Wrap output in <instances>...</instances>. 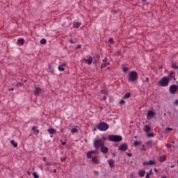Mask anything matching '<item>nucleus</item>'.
Returning a JSON list of instances; mask_svg holds the SVG:
<instances>
[{"mask_svg":"<svg viewBox=\"0 0 178 178\" xmlns=\"http://www.w3.org/2000/svg\"><path fill=\"white\" fill-rule=\"evenodd\" d=\"M142 147H143V148H144V147H145V145H143Z\"/></svg>","mask_w":178,"mask_h":178,"instance_id":"56","label":"nucleus"},{"mask_svg":"<svg viewBox=\"0 0 178 178\" xmlns=\"http://www.w3.org/2000/svg\"><path fill=\"white\" fill-rule=\"evenodd\" d=\"M151 175H152V170H151L149 172L146 174V178H149Z\"/></svg>","mask_w":178,"mask_h":178,"instance_id":"29","label":"nucleus"},{"mask_svg":"<svg viewBox=\"0 0 178 178\" xmlns=\"http://www.w3.org/2000/svg\"><path fill=\"white\" fill-rule=\"evenodd\" d=\"M177 88H178L177 86L172 85L170 87V94H175L176 91H177Z\"/></svg>","mask_w":178,"mask_h":178,"instance_id":"8","label":"nucleus"},{"mask_svg":"<svg viewBox=\"0 0 178 178\" xmlns=\"http://www.w3.org/2000/svg\"><path fill=\"white\" fill-rule=\"evenodd\" d=\"M165 160H166V156H162L160 157L161 162H165Z\"/></svg>","mask_w":178,"mask_h":178,"instance_id":"28","label":"nucleus"},{"mask_svg":"<svg viewBox=\"0 0 178 178\" xmlns=\"http://www.w3.org/2000/svg\"><path fill=\"white\" fill-rule=\"evenodd\" d=\"M53 172H54V173H56V169H55Z\"/></svg>","mask_w":178,"mask_h":178,"instance_id":"51","label":"nucleus"},{"mask_svg":"<svg viewBox=\"0 0 178 178\" xmlns=\"http://www.w3.org/2000/svg\"><path fill=\"white\" fill-rule=\"evenodd\" d=\"M104 99H106V97H104Z\"/></svg>","mask_w":178,"mask_h":178,"instance_id":"54","label":"nucleus"},{"mask_svg":"<svg viewBox=\"0 0 178 178\" xmlns=\"http://www.w3.org/2000/svg\"><path fill=\"white\" fill-rule=\"evenodd\" d=\"M154 116H155V112H154L152 111H149L147 112V118L148 120H151V119H152V118H154Z\"/></svg>","mask_w":178,"mask_h":178,"instance_id":"9","label":"nucleus"},{"mask_svg":"<svg viewBox=\"0 0 178 178\" xmlns=\"http://www.w3.org/2000/svg\"><path fill=\"white\" fill-rule=\"evenodd\" d=\"M130 97H131L130 92H127L124 95L123 98H124V99H127V98H130Z\"/></svg>","mask_w":178,"mask_h":178,"instance_id":"25","label":"nucleus"},{"mask_svg":"<svg viewBox=\"0 0 178 178\" xmlns=\"http://www.w3.org/2000/svg\"><path fill=\"white\" fill-rule=\"evenodd\" d=\"M143 81L145 83H148V81H149V79L147 77V78L145 79V80H143Z\"/></svg>","mask_w":178,"mask_h":178,"instance_id":"36","label":"nucleus"},{"mask_svg":"<svg viewBox=\"0 0 178 178\" xmlns=\"http://www.w3.org/2000/svg\"><path fill=\"white\" fill-rule=\"evenodd\" d=\"M138 79V74H137V72L131 71L128 74V81L129 83H133L136 81Z\"/></svg>","mask_w":178,"mask_h":178,"instance_id":"1","label":"nucleus"},{"mask_svg":"<svg viewBox=\"0 0 178 178\" xmlns=\"http://www.w3.org/2000/svg\"><path fill=\"white\" fill-rule=\"evenodd\" d=\"M138 175H139V176L140 177H144V176H145V171H144V170H140L139 172H138Z\"/></svg>","mask_w":178,"mask_h":178,"instance_id":"22","label":"nucleus"},{"mask_svg":"<svg viewBox=\"0 0 178 178\" xmlns=\"http://www.w3.org/2000/svg\"><path fill=\"white\" fill-rule=\"evenodd\" d=\"M134 147H138V145H141V142L136 140L134 143Z\"/></svg>","mask_w":178,"mask_h":178,"instance_id":"27","label":"nucleus"},{"mask_svg":"<svg viewBox=\"0 0 178 178\" xmlns=\"http://www.w3.org/2000/svg\"><path fill=\"white\" fill-rule=\"evenodd\" d=\"M13 88L9 89V91H13Z\"/></svg>","mask_w":178,"mask_h":178,"instance_id":"50","label":"nucleus"},{"mask_svg":"<svg viewBox=\"0 0 178 178\" xmlns=\"http://www.w3.org/2000/svg\"><path fill=\"white\" fill-rule=\"evenodd\" d=\"M32 130H33V131H34V134L35 136H37L40 133V131L38 129H37V127H33Z\"/></svg>","mask_w":178,"mask_h":178,"instance_id":"20","label":"nucleus"},{"mask_svg":"<svg viewBox=\"0 0 178 178\" xmlns=\"http://www.w3.org/2000/svg\"><path fill=\"white\" fill-rule=\"evenodd\" d=\"M173 69H177V66L176 65H172Z\"/></svg>","mask_w":178,"mask_h":178,"instance_id":"44","label":"nucleus"},{"mask_svg":"<svg viewBox=\"0 0 178 178\" xmlns=\"http://www.w3.org/2000/svg\"><path fill=\"white\" fill-rule=\"evenodd\" d=\"M98 129L100 130V131H106V130L109 129V125L105 122H101L99 124Z\"/></svg>","mask_w":178,"mask_h":178,"instance_id":"5","label":"nucleus"},{"mask_svg":"<svg viewBox=\"0 0 178 178\" xmlns=\"http://www.w3.org/2000/svg\"><path fill=\"white\" fill-rule=\"evenodd\" d=\"M165 147H167V148H170L171 145H169V144H166V145H165Z\"/></svg>","mask_w":178,"mask_h":178,"instance_id":"43","label":"nucleus"},{"mask_svg":"<svg viewBox=\"0 0 178 178\" xmlns=\"http://www.w3.org/2000/svg\"><path fill=\"white\" fill-rule=\"evenodd\" d=\"M154 172H158V170H156V168H154Z\"/></svg>","mask_w":178,"mask_h":178,"instance_id":"52","label":"nucleus"},{"mask_svg":"<svg viewBox=\"0 0 178 178\" xmlns=\"http://www.w3.org/2000/svg\"><path fill=\"white\" fill-rule=\"evenodd\" d=\"M170 81V78L168 76H163L161 80L159 81V86L160 87H168L169 86V82Z\"/></svg>","mask_w":178,"mask_h":178,"instance_id":"2","label":"nucleus"},{"mask_svg":"<svg viewBox=\"0 0 178 178\" xmlns=\"http://www.w3.org/2000/svg\"><path fill=\"white\" fill-rule=\"evenodd\" d=\"M60 161H61V162H65V161H66V157L61 159Z\"/></svg>","mask_w":178,"mask_h":178,"instance_id":"41","label":"nucleus"},{"mask_svg":"<svg viewBox=\"0 0 178 178\" xmlns=\"http://www.w3.org/2000/svg\"><path fill=\"white\" fill-rule=\"evenodd\" d=\"M110 65H111V63H109V61H108V58L106 57H105L102 60V63L101 65V68L104 69V68L106 67L107 66H109Z\"/></svg>","mask_w":178,"mask_h":178,"instance_id":"6","label":"nucleus"},{"mask_svg":"<svg viewBox=\"0 0 178 178\" xmlns=\"http://www.w3.org/2000/svg\"><path fill=\"white\" fill-rule=\"evenodd\" d=\"M33 176L34 178H38L39 177L38 174H37V172H33Z\"/></svg>","mask_w":178,"mask_h":178,"instance_id":"32","label":"nucleus"},{"mask_svg":"<svg viewBox=\"0 0 178 178\" xmlns=\"http://www.w3.org/2000/svg\"><path fill=\"white\" fill-rule=\"evenodd\" d=\"M49 70H51V72H54V68L51 66H49Z\"/></svg>","mask_w":178,"mask_h":178,"instance_id":"40","label":"nucleus"},{"mask_svg":"<svg viewBox=\"0 0 178 178\" xmlns=\"http://www.w3.org/2000/svg\"><path fill=\"white\" fill-rule=\"evenodd\" d=\"M90 152H91V154H95V153L97 152V150H93V151H90Z\"/></svg>","mask_w":178,"mask_h":178,"instance_id":"42","label":"nucleus"},{"mask_svg":"<svg viewBox=\"0 0 178 178\" xmlns=\"http://www.w3.org/2000/svg\"><path fill=\"white\" fill-rule=\"evenodd\" d=\"M91 161L95 165H99L101 163V160H99V157H98V156H93V157H92Z\"/></svg>","mask_w":178,"mask_h":178,"instance_id":"7","label":"nucleus"},{"mask_svg":"<svg viewBox=\"0 0 178 178\" xmlns=\"http://www.w3.org/2000/svg\"><path fill=\"white\" fill-rule=\"evenodd\" d=\"M102 152L103 154H106V152H108V147L106 146H102Z\"/></svg>","mask_w":178,"mask_h":178,"instance_id":"19","label":"nucleus"},{"mask_svg":"<svg viewBox=\"0 0 178 178\" xmlns=\"http://www.w3.org/2000/svg\"><path fill=\"white\" fill-rule=\"evenodd\" d=\"M143 165L145 166H151L152 165H155V161L150 160L149 161L143 162Z\"/></svg>","mask_w":178,"mask_h":178,"instance_id":"10","label":"nucleus"},{"mask_svg":"<svg viewBox=\"0 0 178 178\" xmlns=\"http://www.w3.org/2000/svg\"><path fill=\"white\" fill-rule=\"evenodd\" d=\"M78 129H79V127H76L74 128H72L71 129V132L72 133V134H74L77 133V131H79Z\"/></svg>","mask_w":178,"mask_h":178,"instance_id":"21","label":"nucleus"},{"mask_svg":"<svg viewBox=\"0 0 178 178\" xmlns=\"http://www.w3.org/2000/svg\"><path fill=\"white\" fill-rule=\"evenodd\" d=\"M108 43H109V44H113V38H110V39L108 40Z\"/></svg>","mask_w":178,"mask_h":178,"instance_id":"35","label":"nucleus"},{"mask_svg":"<svg viewBox=\"0 0 178 178\" xmlns=\"http://www.w3.org/2000/svg\"><path fill=\"white\" fill-rule=\"evenodd\" d=\"M120 151H126L127 149V144L124 143L119 146Z\"/></svg>","mask_w":178,"mask_h":178,"instance_id":"12","label":"nucleus"},{"mask_svg":"<svg viewBox=\"0 0 178 178\" xmlns=\"http://www.w3.org/2000/svg\"><path fill=\"white\" fill-rule=\"evenodd\" d=\"M107 162H108L110 168H113L115 166V160L110 159V160H108Z\"/></svg>","mask_w":178,"mask_h":178,"instance_id":"15","label":"nucleus"},{"mask_svg":"<svg viewBox=\"0 0 178 178\" xmlns=\"http://www.w3.org/2000/svg\"><path fill=\"white\" fill-rule=\"evenodd\" d=\"M154 136L155 135L153 133L147 134V137H148L149 138H151V137H154Z\"/></svg>","mask_w":178,"mask_h":178,"instance_id":"30","label":"nucleus"},{"mask_svg":"<svg viewBox=\"0 0 178 178\" xmlns=\"http://www.w3.org/2000/svg\"><path fill=\"white\" fill-rule=\"evenodd\" d=\"M18 43L19 44V45H24V39H23V38L18 39Z\"/></svg>","mask_w":178,"mask_h":178,"instance_id":"24","label":"nucleus"},{"mask_svg":"<svg viewBox=\"0 0 178 178\" xmlns=\"http://www.w3.org/2000/svg\"><path fill=\"white\" fill-rule=\"evenodd\" d=\"M86 156L88 159H91V158H92V154H91L90 152H88L86 153Z\"/></svg>","mask_w":178,"mask_h":178,"instance_id":"26","label":"nucleus"},{"mask_svg":"<svg viewBox=\"0 0 178 178\" xmlns=\"http://www.w3.org/2000/svg\"><path fill=\"white\" fill-rule=\"evenodd\" d=\"M145 1H147V0H143V2H145Z\"/></svg>","mask_w":178,"mask_h":178,"instance_id":"57","label":"nucleus"},{"mask_svg":"<svg viewBox=\"0 0 178 178\" xmlns=\"http://www.w3.org/2000/svg\"><path fill=\"white\" fill-rule=\"evenodd\" d=\"M175 105H178V99L175 101Z\"/></svg>","mask_w":178,"mask_h":178,"instance_id":"45","label":"nucleus"},{"mask_svg":"<svg viewBox=\"0 0 178 178\" xmlns=\"http://www.w3.org/2000/svg\"><path fill=\"white\" fill-rule=\"evenodd\" d=\"M127 156H129V157H131V156H132V154H131V153H128V154H127Z\"/></svg>","mask_w":178,"mask_h":178,"instance_id":"47","label":"nucleus"},{"mask_svg":"<svg viewBox=\"0 0 178 178\" xmlns=\"http://www.w3.org/2000/svg\"><path fill=\"white\" fill-rule=\"evenodd\" d=\"M112 156H116V154L112 153Z\"/></svg>","mask_w":178,"mask_h":178,"instance_id":"49","label":"nucleus"},{"mask_svg":"<svg viewBox=\"0 0 178 178\" xmlns=\"http://www.w3.org/2000/svg\"><path fill=\"white\" fill-rule=\"evenodd\" d=\"M80 26H81V24L80 22H74L73 23L74 29H79Z\"/></svg>","mask_w":178,"mask_h":178,"instance_id":"17","label":"nucleus"},{"mask_svg":"<svg viewBox=\"0 0 178 178\" xmlns=\"http://www.w3.org/2000/svg\"><path fill=\"white\" fill-rule=\"evenodd\" d=\"M79 48H81V44H78L76 47V49H79Z\"/></svg>","mask_w":178,"mask_h":178,"instance_id":"39","label":"nucleus"},{"mask_svg":"<svg viewBox=\"0 0 178 178\" xmlns=\"http://www.w3.org/2000/svg\"><path fill=\"white\" fill-rule=\"evenodd\" d=\"M61 144H62L63 145H66V142H62V141H61Z\"/></svg>","mask_w":178,"mask_h":178,"instance_id":"46","label":"nucleus"},{"mask_svg":"<svg viewBox=\"0 0 178 178\" xmlns=\"http://www.w3.org/2000/svg\"><path fill=\"white\" fill-rule=\"evenodd\" d=\"M22 86H23V83H17L16 87H22Z\"/></svg>","mask_w":178,"mask_h":178,"instance_id":"37","label":"nucleus"},{"mask_svg":"<svg viewBox=\"0 0 178 178\" xmlns=\"http://www.w3.org/2000/svg\"><path fill=\"white\" fill-rule=\"evenodd\" d=\"M84 60L88 65H91L92 63V57H88V58H84Z\"/></svg>","mask_w":178,"mask_h":178,"instance_id":"14","label":"nucleus"},{"mask_svg":"<svg viewBox=\"0 0 178 178\" xmlns=\"http://www.w3.org/2000/svg\"><path fill=\"white\" fill-rule=\"evenodd\" d=\"M41 91H42L41 88H38V87L35 88V90H33L34 95H40V94H41Z\"/></svg>","mask_w":178,"mask_h":178,"instance_id":"11","label":"nucleus"},{"mask_svg":"<svg viewBox=\"0 0 178 178\" xmlns=\"http://www.w3.org/2000/svg\"><path fill=\"white\" fill-rule=\"evenodd\" d=\"M122 70H123L124 73H126V72H129V68H127V67H124V68L122 69Z\"/></svg>","mask_w":178,"mask_h":178,"instance_id":"33","label":"nucleus"},{"mask_svg":"<svg viewBox=\"0 0 178 178\" xmlns=\"http://www.w3.org/2000/svg\"><path fill=\"white\" fill-rule=\"evenodd\" d=\"M10 144L13 146L14 148H17V143L15 142V140H10Z\"/></svg>","mask_w":178,"mask_h":178,"instance_id":"23","label":"nucleus"},{"mask_svg":"<svg viewBox=\"0 0 178 178\" xmlns=\"http://www.w3.org/2000/svg\"><path fill=\"white\" fill-rule=\"evenodd\" d=\"M43 161H44V162H47V158L44 157Z\"/></svg>","mask_w":178,"mask_h":178,"instance_id":"48","label":"nucleus"},{"mask_svg":"<svg viewBox=\"0 0 178 178\" xmlns=\"http://www.w3.org/2000/svg\"><path fill=\"white\" fill-rule=\"evenodd\" d=\"M123 104H124V100L121 99L120 102V105H123Z\"/></svg>","mask_w":178,"mask_h":178,"instance_id":"38","label":"nucleus"},{"mask_svg":"<svg viewBox=\"0 0 178 178\" xmlns=\"http://www.w3.org/2000/svg\"><path fill=\"white\" fill-rule=\"evenodd\" d=\"M40 44H47V40H45L44 38H42L40 40Z\"/></svg>","mask_w":178,"mask_h":178,"instance_id":"31","label":"nucleus"},{"mask_svg":"<svg viewBox=\"0 0 178 178\" xmlns=\"http://www.w3.org/2000/svg\"><path fill=\"white\" fill-rule=\"evenodd\" d=\"M48 133L49 134H55L56 133V129H54V128H49L47 130Z\"/></svg>","mask_w":178,"mask_h":178,"instance_id":"16","label":"nucleus"},{"mask_svg":"<svg viewBox=\"0 0 178 178\" xmlns=\"http://www.w3.org/2000/svg\"><path fill=\"white\" fill-rule=\"evenodd\" d=\"M108 139L110 141H113V143H119L122 140V136L118 135H111L108 137Z\"/></svg>","mask_w":178,"mask_h":178,"instance_id":"4","label":"nucleus"},{"mask_svg":"<svg viewBox=\"0 0 178 178\" xmlns=\"http://www.w3.org/2000/svg\"><path fill=\"white\" fill-rule=\"evenodd\" d=\"M104 145H105V143H104L102 140L97 138L94 139L93 147L96 148V149H98V148H102V147H104Z\"/></svg>","mask_w":178,"mask_h":178,"instance_id":"3","label":"nucleus"},{"mask_svg":"<svg viewBox=\"0 0 178 178\" xmlns=\"http://www.w3.org/2000/svg\"><path fill=\"white\" fill-rule=\"evenodd\" d=\"M50 137L52 138V137H54V136L51 134V135L50 136Z\"/></svg>","mask_w":178,"mask_h":178,"instance_id":"53","label":"nucleus"},{"mask_svg":"<svg viewBox=\"0 0 178 178\" xmlns=\"http://www.w3.org/2000/svg\"><path fill=\"white\" fill-rule=\"evenodd\" d=\"M24 83H27V80H25V81H24Z\"/></svg>","mask_w":178,"mask_h":178,"instance_id":"55","label":"nucleus"},{"mask_svg":"<svg viewBox=\"0 0 178 178\" xmlns=\"http://www.w3.org/2000/svg\"><path fill=\"white\" fill-rule=\"evenodd\" d=\"M105 158H108V156H105Z\"/></svg>","mask_w":178,"mask_h":178,"instance_id":"58","label":"nucleus"},{"mask_svg":"<svg viewBox=\"0 0 178 178\" xmlns=\"http://www.w3.org/2000/svg\"><path fill=\"white\" fill-rule=\"evenodd\" d=\"M65 67H66V63H64L58 66V70L59 72H65Z\"/></svg>","mask_w":178,"mask_h":178,"instance_id":"13","label":"nucleus"},{"mask_svg":"<svg viewBox=\"0 0 178 178\" xmlns=\"http://www.w3.org/2000/svg\"><path fill=\"white\" fill-rule=\"evenodd\" d=\"M144 130L146 133H149V131H151V127H149V125H145Z\"/></svg>","mask_w":178,"mask_h":178,"instance_id":"18","label":"nucleus"},{"mask_svg":"<svg viewBox=\"0 0 178 178\" xmlns=\"http://www.w3.org/2000/svg\"><path fill=\"white\" fill-rule=\"evenodd\" d=\"M166 131H173V128H170V127H168L165 129Z\"/></svg>","mask_w":178,"mask_h":178,"instance_id":"34","label":"nucleus"}]
</instances>
